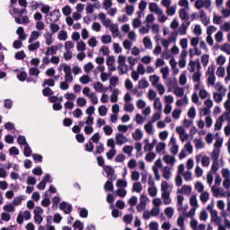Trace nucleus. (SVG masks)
Returning a JSON list of instances; mask_svg holds the SVG:
<instances>
[{
  "mask_svg": "<svg viewBox=\"0 0 230 230\" xmlns=\"http://www.w3.org/2000/svg\"><path fill=\"white\" fill-rule=\"evenodd\" d=\"M199 116L200 118H204V116H206V118H208V116H211V110L206 107L199 108Z\"/></svg>",
  "mask_w": 230,
  "mask_h": 230,
  "instance_id": "obj_52",
  "label": "nucleus"
},
{
  "mask_svg": "<svg viewBox=\"0 0 230 230\" xmlns=\"http://www.w3.org/2000/svg\"><path fill=\"white\" fill-rule=\"evenodd\" d=\"M191 78L194 84V88L198 87V85L204 84V83L200 80V78H202V72H200V70L194 72Z\"/></svg>",
  "mask_w": 230,
  "mask_h": 230,
  "instance_id": "obj_23",
  "label": "nucleus"
},
{
  "mask_svg": "<svg viewBox=\"0 0 230 230\" xmlns=\"http://www.w3.org/2000/svg\"><path fill=\"white\" fill-rule=\"evenodd\" d=\"M49 33H52V35H55V33H58L60 31V25H58L57 22L49 23Z\"/></svg>",
  "mask_w": 230,
  "mask_h": 230,
  "instance_id": "obj_40",
  "label": "nucleus"
},
{
  "mask_svg": "<svg viewBox=\"0 0 230 230\" xmlns=\"http://www.w3.org/2000/svg\"><path fill=\"white\" fill-rule=\"evenodd\" d=\"M188 103H189L188 96L184 95L183 98L176 101V107H184L188 105Z\"/></svg>",
  "mask_w": 230,
  "mask_h": 230,
  "instance_id": "obj_47",
  "label": "nucleus"
},
{
  "mask_svg": "<svg viewBox=\"0 0 230 230\" xmlns=\"http://www.w3.org/2000/svg\"><path fill=\"white\" fill-rule=\"evenodd\" d=\"M169 146L172 155H177V154H179V145H177V138H175V137H171Z\"/></svg>",
  "mask_w": 230,
  "mask_h": 230,
  "instance_id": "obj_18",
  "label": "nucleus"
},
{
  "mask_svg": "<svg viewBox=\"0 0 230 230\" xmlns=\"http://www.w3.org/2000/svg\"><path fill=\"white\" fill-rule=\"evenodd\" d=\"M189 26L190 22H182L178 28V31H171L167 39H162L161 42L164 48H170V44H175V42H177V37H179V35H186L188 33Z\"/></svg>",
  "mask_w": 230,
  "mask_h": 230,
  "instance_id": "obj_1",
  "label": "nucleus"
},
{
  "mask_svg": "<svg viewBox=\"0 0 230 230\" xmlns=\"http://www.w3.org/2000/svg\"><path fill=\"white\" fill-rule=\"evenodd\" d=\"M190 9H180L179 17L181 21H190Z\"/></svg>",
  "mask_w": 230,
  "mask_h": 230,
  "instance_id": "obj_30",
  "label": "nucleus"
},
{
  "mask_svg": "<svg viewBox=\"0 0 230 230\" xmlns=\"http://www.w3.org/2000/svg\"><path fill=\"white\" fill-rule=\"evenodd\" d=\"M155 150L157 154H164V150H166V144L164 142H160L156 145Z\"/></svg>",
  "mask_w": 230,
  "mask_h": 230,
  "instance_id": "obj_53",
  "label": "nucleus"
},
{
  "mask_svg": "<svg viewBox=\"0 0 230 230\" xmlns=\"http://www.w3.org/2000/svg\"><path fill=\"white\" fill-rule=\"evenodd\" d=\"M177 211H180L186 217V211H188L189 206L188 205H183L184 202V196L182 195H177Z\"/></svg>",
  "mask_w": 230,
  "mask_h": 230,
  "instance_id": "obj_10",
  "label": "nucleus"
},
{
  "mask_svg": "<svg viewBox=\"0 0 230 230\" xmlns=\"http://www.w3.org/2000/svg\"><path fill=\"white\" fill-rule=\"evenodd\" d=\"M76 49L77 51H85L87 49V44H85V41L80 40L76 43Z\"/></svg>",
  "mask_w": 230,
  "mask_h": 230,
  "instance_id": "obj_59",
  "label": "nucleus"
},
{
  "mask_svg": "<svg viewBox=\"0 0 230 230\" xmlns=\"http://www.w3.org/2000/svg\"><path fill=\"white\" fill-rule=\"evenodd\" d=\"M58 39L61 41L67 40V31H59L58 33Z\"/></svg>",
  "mask_w": 230,
  "mask_h": 230,
  "instance_id": "obj_62",
  "label": "nucleus"
},
{
  "mask_svg": "<svg viewBox=\"0 0 230 230\" xmlns=\"http://www.w3.org/2000/svg\"><path fill=\"white\" fill-rule=\"evenodd\" d=\"M16 33L19 36L20 40H26L28 39V35H26V32H24V28L19 27L16 30Z\"/></svg>",
  "mask_w": 230,
  "mask_h": 230,
  "instance_id": "obj_44",
  "label": "nucleus"
},
{
  "mask_svg": "<svg viewBox=\"0 0 230 230\" xmlns=\"http://www.w3.org/2000/svg\"><path fill=\"white\" fill-rule=\"evenodd\" d=\"M59 208L61 209V211H64V213H66V215H69V213H71V211H73V206H71V204H69L66 201H63L60 203Z\"/></svg>",
  "mask_w": 230,
  "mask_h": 230,
  "instance_id": "obj_26",
  "label": "nucleus"
},
{
  "mask_svg": "<svg viewBox=\"0 0 230 230\" xmlns=\"http://www.w3.org/2000/svg\"><path fill=\"white\" fill-rule=\"evenodd\" d=\"M108 28L110 29L114 39H116V37H119V27H118V24L112 23Z\"/></svg>",
  "mask_w": 230,
  "mask_h": 230,
  "instance_id": "obj_34",
  "label": "nucleus"
},
{
  "mask_svg": "<svg viewBox=\"0 0 230 230\" xmlns=\"http://www.w3.org/2000/svg\"><path fill=\"white\" fill-rule=\"evenodd\" d=\"M213 24H222L224 22V16H220L217 13L213 14Z\"/></svg>",
  "mask_w": 230,
  "mask_h": 230,
  "instance_id": "obj_60",
  "label": "nucleus"
},
{
  "mask_svg": "<svg viewBox=\"0 0 230 230\" xmlns=\"http://www.w3.org/2000/svg\"><path fill=\"white\" fill-rule=\"evenodd\" d=\"M190 205L191 206V209L185 214L186 218H193V217H195V213H197V209H199V200L197 199V195L193 194L190 196Z\"/></svg>",
  "mask_w": 230,
  "mask_h": 230,
  "instance_id": "obj_5",
  "label": "nucleus"
},
{
  "mask_svg": "<svg viewBox=\"0 0 230 230\" xmlns=\"http://www.w3.org/2000/svg\"><path fill=\"white\" fill-rule=\"evenodd\" d=\"M217 93H221L223 94H226L227 88H226L224 85H222V83H217L216 85H214Z\"/></svg>",
  "mask_w": 230,
  "mask_h": 230,
  "instance_id": "obj_51",
  "label": "nucleus"
},
{
  "mask_svg": "<svg viewBox=\"0 0 230 230\" xmlns=\"http://www.w3.org/2000/svg\"><path fill=\"white\" fill-rule=\"evenodd\" d=\"M199 199L202 202V204H206V202L209 200V192L208 191L201 192L199 196Z\"/></svg>",
  "mask_w": 230,
  "mask_h": 230,
  "instance_id": "obj_61",
  "label": "nucleus"
},
{
  "mask_svg": "<svg viewBox=\"0 0 230 230\" xmlns=\"http://www.w3.org/2000/svg\"><path fill=\"white\" fill-rule=\"evenodd\" d=\"M45 39V44L46 46H51L55 42V38H53V33H50L49 31H47L43 35Z\"/></svg>",
  "mask_w": 230,
  "mask_h": 230,
  "instance_id": "obj_28",
  "label": "nucleus"
},
{
  "mask_svg": "<svg viewBox=\"0 0 230 230\" xmlns=\"http://www.w3.org/2000/svg\"><path fill=\"white\" fill-rule=\"evenodd\" d=\"M126 15H133L134 12H136V5L132 4H127L125 6Z\"/></svg>",
  "mask_w": 230,
  "mask_h": 230,
  "instance_id": "obj_45",
  "label": "nucleus"
},
{
  "mask_svg": "<svg viewBox=\"0 0 230 230\" xmlns=\"http://www.w3.org/2000/svg\"><path fill=\"white\" fill-rule=\"evenodd\" d=\"M33 214L35 224L40 226L44 220V217H42V215H44V209H42L40 207H36L33 210Z\"/></svg>",
  "mask_w": 230,
  "mask_h": 230,
  "instance_id": "obj_12",
  "label": "nucleus"
},
{
  "mask_svg": "<svg viewBox=\"0 0 230 230\" xmlns=\"http://www.w3.org/2000/svg\"><path fill=\"white\" fill-rule=\"evenodd\" d=\"M31 212L29 210L21 211L16 218L17 224L22 225L24 220H31Z\"/></svg>",
  "mask_w": 230,
  "mask_h": 230,
  "instance_id": "obj_13",
  "label": "nucleus"
},
{
  "mask_svg": "<svg viewBox=\"0 0 230 230\" xmlns=\"http://www.w3.org/2000/svg\"><path fill=\"white\" fill-rule=\"evenodd\" d=\"M147 193L149 197H157V187L155 186H150L147 189Z\"/></svg>",
  "mask_w": 230,
  "mask_h": 230,
  "instance_id": "obj_63",
  "label": "nucleus"
},
{
  "mask_svg": "<svg viewBox=\"0 0 230 230\" xmlns=\"http://www.w3.org/2000/svg\"><path fill=\"white\" fill-rule=\"evenodd\" d=\"M163 161L165 163V164H170L171 168L175 166V163H177V160L174 156H172L170 155H164L163 156Z\"/></svg>",
  "mask_w": 230,
  "mask_h": 230,
  "instance_id": "obj_25",
  "label": "nucleus"
},
{
  "mask_svg": "<svg viewBox=\"0 0 230 230\" xmlns=\"http://www.w3.org/2000/svg\"><path fill=\"white\" fill-rule=\"evenodd\" d=\"M154 87L156 89V91H157L158 94H160V96H163V94H164V93H166V88L164 87V84H163L161 83L155 85Z\"/></svg>",
  "mask_w": 230,
  "mask_h": 230,
  "instance_id": "obj_58",
  "label": "nucleus"
},
{
  "mask_svg": "<svg viewBox=\"0 0 230 230\" xmlns=\"http://www.w3.org/2000/svg\"><path fill=\"white\" fill-rule=\"evenodd\" d=\"M172 93L177 98H182L184 96V88L176 86L173 88Z\"/></svg>",
  "mask_w": 230,
  "mask_h": 230,
  "instance_id": "obj_43",
  "label": "nucleus"
},
{
  "mask_svg": "<svg viewBox=\"0 0 230 230\" xmlns=\"http://www.w3.org/2000/svg\"><path fill=\"white\" fill-rule=\"evenodd\" d=\"M143 130L141 128H137L133 133H132V137L134 141H141L143 139Z\"/></svg>",
  "mask_w": 230,
  "mask_h": 230,
  "instance_id": "obj_35",
  "label": "nucleus"
},
{
  "mask_svg": "<svg viewBox=\"0 0 230 230\" xmlns=\"http://www.w3.org/2000/svg\"><path fill=\"white\" fill-rule=\"evenodd\" d=\"M188 69L190 73H195V71H200L202 66H200V61L199 59L193 61L190 60L188 65Z\"/></svg>",
  "mask_w": 230,
  "mask_h": 230,
  "instance_id": "obj_19",
  "label": "nucleus"
},
{
  "mask_svg": "<svg viewBox=\"0 0 230 230\" xmlns=\"http://www.w3.org/2000/svg\"><path fill=\"white\" fill-rule=\"evenodd\" d=\"M177 193H181V195H190L191 194V186L183 185L180 189L177 190Z\"/></svg>",
  "mask_w": 230,
  "mask_h": 230,
  "instance_id": "obj_32",
  "label": "nucleus"
},
{
  "mask_svg": "<svg viewBox=\"0 0 230 230\" xmlns=\"http://www.w3.org/2000/svg\"><path fill=\"white\" fill-rule=\"evenodd\" d=\"M176 133L180 136V141H181V143L188 141L190 135L186 133V129L183 127L181 126L177 127Z\"/></svg>",
  "mask_w": 230,
  "mask_h": 230,
  "instance_id": "obj_20",
  "label": "nucleus"
},
{
  "mask_svg": "<svg viewBox=\"0 0 230 230\" xmlns=\"http://www.w3.org/2000/svg\"><path fill=\"white\" fill-rule=\"evenodd\" d=\"M212 4L213 2L211 0H196L194 6L196 10H202V8L211 10Z\"/></svg>",
  "mask_w": 230,
  "mask_h": 230,
  "instance_id": "obj_9",
  "label": "nucleus"
},
{
  "mask_svg": "<svg viewBox=\"0 0 230 230\" xmlns=\"http://www.w3.org/2000/svg\"><path fill=\"white\" fill-rule=\"evenodd\" d=\"M199 18L203 26H208L209 22H211V20L209 19V17H208L206 11L202 9L199 10Z\"/></svg>",
  "mask_w": 230,
  "mask_h": 230,
  "instance_id": "obj_24",
  "label": "nucleus"
},
{
  "mask_svg": "<svg viewBox=\"0 0 230 230\" xmlns=\"http://www.w3.org/2000/svg\"><path fill=\"white\" fill-rule=\"evenodd\" d=\"M83 94L86 96V98H88V100H90L93 105H98V96L94 92L91 91V88L85 86L83 89Z\"/></svg>",
  "mask_w": 230,
  "mask_h": 230,
  "instance_id": "obj_7",
  "label": "nucleus"
},
{
  "mask_svg": "<svg viewBox=\"0 0 230 230\" xmlns=\"http://www.w3.org/2000/svg\"><path fill=\"white\" fill-rule=\"evenodd\" d=\"M45 21L47 24H49L52 22H58V21H60V10L56 9L50 12L49 14L45 16Z\"/></svg>",
  "mask_w": 230,
  "mask_h": 230,
  "instance_id": "obj_6",
  "label": "nucleus"
},
{
  "mask_svg": "<svg viewBox=\"0 0 230 230\" xmlns=\"http://www.w3.org/2000/svg\"><path fill=\"white\" fill-rule=\"evenodd\" d=\"M118 69L119 71V75H127V73H128V65H119Z\"/></svg>",
  "mask_w": 230,
  "mask_h": 230,
  "instance_id": "obj_64",
  "label": "nucleus"
},
{
  "mask_svg": "<svg viewBox=\"0 0 230 230\" xmlns=\"http://www.w3.org/2000/svg\"><path fill=\"white\" fill-rule=\"evenodd\" d=\"M196 163L199 164V163H201L202 166L205 168H208L209 166L211 161L209 160L208 156L204 155L203 154H199L195 156Z\"/></svg>",
  "mask_w": 230,
  "mask_h": 230,
  "instance_id": "obj_16",
  "label": "nucleus"
},
{
  "mask_svg": "<svg viewBox=\"0 0 230 230\" xmlns=\"http://www.w3.org/2000/svg\"><path fill=\"white\" fill-rule=\"evenodd\" d=\"M194 91L198 93V95L201 100L211 98V94L208 93V90H206L204 84H198V86L194 88Z\"/></svg>",
  "mask_w": 230,
  "mask_h": 230,
  "instance_id": "obj_11",
  "label": "nucleus"
},
{
  "mask_svg": "<svg viewBox=\"0 0 230 230\" xmlns=\"http://www.w3.org/2000/svg\"><path fill=\"white\" fill-rule=\"evenodd\" d=\"M207 211L210 213V220L217 226V230H226L222 224V217L218 216V210L215 209V203L211 202L207 206Z\"/></svg>",
  "mask_w": 230,
  "mask_h": 230,
  "instance_id": "obj_3",
  "label": "nucleus"
},
{
  "mask_svg": "<svg viewBox=\"0 0 230 230\" xmlns=\"http://www.w3.org/2000/svg\"><path fill=\"white\" fill-rule=\"evenodd\" d=\"M161 80V77H159L157 75H153L149 76V81L151 82V84L153 87L159 84V81Z\"/></svg>",
  "mask_w": 230,
  "mask_h": 230,
  "instance_id": "obj_56",
  "label": "nucleus"
},
{
  "mask_svg": "<svg viewBox=\"0 0 230 230\" xmlns=\"http://www.w3.org/2000/svg\"><path fill=\"white\" fill-rule=\"evenodd\" d=\"M211 191H212L213 195L216 197V199L230 197V192H226V190H224V189H222V188L212 187Z\"/></svg>",
  "mask_w": 230,
  "mask_h": 230,
  "instance_id": "obj_15",
  "label": "nucleus"
},
{
  "mask_svg": "<svg viewBox=\"0 0 230 230\" xmlns=\"http://www.w3.org/2000/svg\"><path fill=\"white\" fill-rule=\"evenodd\" d=\"M173 186L168 183L166 181H162L161 183V199L165 206L172 204V190Z\"/></svg>",
  "mask_w": 230,
  "mask_h": 230,
  "instance_id": "obj_4",
  "label": "nucleus"
},
{
  "mask_svg": "<svg viewBox=\"0 0 230 230\" xmlns=\"http://www.w3.org/2000/svg\"><path fill=\"white\" fill-rule=\"evenodd\" d=\"M143 44H144L146 49H152V48H153L152 40L148 36H146L143 39Z\"/></svg>",
  "mask_w": 230,
  "mask_h": 230,
  "instance_id": "obj_54",
  "label": "nucleus"
},
{
  "mask_svg": "<svg viewBox=\"0 0 230 230\" xmlns=\"http://www.w3.org/2000/svg\"><path fill=\"white\" fill-rule=\"evenodd\" d=\"M220 215H221V217H223V218H224V225H223V227H225V230L230 229V221H229V219L227 218V212H226V209H225V210H221Z\"/></svg>",
  "mask_w": 230,
  "mask_h": 230,
  "instance_id": "obj_36",
  "label": "nucleus"
},
{
  "mask_svg": "<svg viewBox=\"0 0 230 230\" xmlns=\"http://www.w3.org/2000/svg\"><path fill=\"white\" fill-rule=\"evenodd\" d=\"M162 173H163L164 179H165L166 181H170V179H172V167L168 165L163 167Z\"/></svg>",
  "mask_w": 230,
  "mask_h": 230,
  "instance_id": "obj_27",
  "label": "nucleus"
},
{
  "mask_svg": "<svg viewBox=\"0 0 230 230\" xmlns=\"http://www.w3.org/2000/svg\"><path fill=\"white\" fill-rule=\"evenodd\" d=\"M93 89L96 93H107L109 89L103 85L101 82H96L93 84Z\"/></svg>",
  "mask_w": 230,
  "mask_h": 230,
  "instance_id": "obj_29",
  "label": "nucleus"
},
{
  "mask_svg": "<svg viewBox=\"0 0 230 230\" xmlns=\"http://www.w3.org/2000/svg\"><path fill=\"white\" fill-rule=\"evenodd\" d=\"M223 181V187L225 190L230 189V170L229 169H222L221 171Z\"/></svg>",
  "mask_w": 230,
  "mask_h": 230,
  "instance_id": "obj_14",
  "label": "nucleus"
},
{
  "mask_svg": "<svg viewBox=\"0 0 230 230\" xmlns=\"http://www.w3.org/2000/svg\"><path fill=\"white\" fill-rule=\"evenodd\" d=\"M14 72L17 73V78L20 82H26L28 74L25 71H19V69H15Z\"/></svg>",
  "mask_w": 230,
  "mask_h": 230,
  "instance_id": "obj_41",
  "label": "nucleus"
},
{
  "mask_svg": "<svg viewBox=\"0 0 230 230\" xmlns=\"http://www.w3.org/2000/svg\"><path fill=\"white\" fill-rule=\"evenodd\" d=\"M94 111H96L94 106H90L85 110V113L87 114V118L85 119V123H88V124L94 123V117H93V114H94Z\"/></svg>",
  "mask_w": 230,
  "mask_h": 230,
  "instance_id": "obj_22",
  "label": "nucleus"
},
{
  "mask_svg": "<svg viewBox=\"0 0 230 230\" xmlns=\"http://www.w3.org/2000/svg\"><path fill=\"white\" fill-rule=\"evenodd\" d=\"M160 73L162 74V78L164 80H168V77L170 76V67L164 66L161 68Z\"/></svg>",
  "mask_w": 230,
  "mask_h": 230,
  "instance_id": "obj_48",
  "label": "nucleus"
},
{
  "mask_svg": "<svg viewBox=\"0 0 230 230\" xmlns=\"http://www.w3.org/2000/svg\"><path fill=\"white\" fill-rule=\"evenodd\" d=\"M115 141L118 146H123V145H127V143H128V137H127L123 133H117L115 134Z\"/></svg>",
  "mask_w": 230,
  "mask_h": 230,
  "instance_id": "obj_17",
  "label": "nucleus"
},
{
  "mask_svg": "<svg viewBox=\"0 0 230 230\" xmlns=\"http://www.w3.org/2000/svg\"><path fill=\"white\" fill-rule=\"evenodd\" d=\"M225 96H226V93H221L218 92L213 93V100L216 103H222Z\"/></svg>",
  "mask_w": 230,
  "mask_h": 230,
  "instance_id": "obj_37",
  "label": "nucleus"
},
{
  "mask_svg": "<svg viewBox=\"0 0 230 230\" xmlns=\"http://www.w3.org/2000/svg\"><path fill=\"white\" fill-rule=\"evenodd\" d=\"M224 117L221 114L216 121L215 130H222V125H224Z\"/></svg>",
  "mask_w": 230,
  "mask_h": 230,
  "instance_id": "obj_49",
  "label": "nucleus"
},
{
  "mask_svg": "<svg viewBox=\"0 0 230 230\" xmlns=\"http://www.w3.org/2000/svg\"><path fill=\"white\" fill-rule=\"evenodd\" d=\"M58 71H59L60 73L61 71H64L65 73V81L60 83L59 88L61 89V91H67V89H69V84H72L74 80L71 66L66 63H62L58 66Z\"/></svg>",
  "mask_w": 230,
  "mask_h": 230,
  "instance_id": "obj_2",
  "label": "nucleus"
},
{
  "mask_svg": "<svg viewBox=\"0 0 230 230\" xmlns=\"http://www.w3.org/2000/svg\"><path fill=\"white\" fill-rule=\"evenodd\" d=\"M153 105H154V109H155L157 111L163 112V102H161V99L159 97L155 99Z\"/></svg>",
  "mask_w": 230,
  "mask_h": 230,
  "instance_id": "obj_50",
  "label": "nucleus"
},
{
  "mask_svg": "<svg viewBox=\"0 0 230 230\" xmlns=\"http://www.w3.org/2000/svg\"><path fill=\"white\" fill-rule=\"evenodd\" d=\"M14 21H15L16 24H28V23H30V18H28V16L15 17Z\"/></svg>",
  "mask_w": 230,
  "mask_h": 230,
  "instance_id": "obj_42",
  "label": "nucleus"
},
{
  "mask_svg": "<svg viewBox=\"0 0 230 230\" xmlns=\"http://www.w3.org/2000/svg\"><path fill=\"white\" fill-rule=\"evenodd\" d=\"M194 146L196 150H202V148L206 147V143L202 140V138H195L194 139Z\"/></svg>",
  "mask_w": 230,
  "mask_h": 230,
  "instance_id": "obj_39",
  "label": "nucleus"
},
{
  "mask_svg": "<svg viewBox=\"0 0 230 230\" xmlns=\"http://www.w3.org/2000/svg\"><path fill=\"white\" fill-rule=\"evenodd\" d=\"M164 215L167 218H172L173 215H175V208L172 207H167L164 208Z\"/></svg>",
  "mask_w": 230,
  "mask_h": 230,
  "instance_id": "obj_46",
  "label": "nucleus"
},
{
  "mask_svg": "<svg viewBox=\"0 0 230 230\" xmlns=\"http://www.w3.org/2000/svg\"><path fill=\"white\" fill-rule=\"evenodd\" d=\"M144 129L149 136H154L155 130H154V122L148 121L145 126Z\"/></svg>",
  "mask_w": 230,
  "mask_h": 230,
  "instance_id": "obj_33",
  "label": "nucleus"
},
{
  "mask_svg": "<svg viewBox=\"0 0 230 230\" xmlns=\"http://www.w3.org/2000/svg\"><path fill=\"white\" fill-rule=\"evenodd\" d=\"M150 202L147 195L142 194L139 199V203L137 205L138 213H143L146 209L147 204Z\"/></svg>",
  "mask_w": 230,
  "mask_h": 230,
  "instance_id": "obj_8",
  "label": "nucleus"
},
{
  "mask_svg": "<svg viewBox=\"0 0 230 230\" xmlns=\"http://www.w3.org/2000/svg\"><path fill=\"white\" fill-rule=\"evenodd\" d=\"M62 49V44L59 45H52L50 47L47 48V50L45 51L46 57H55L57 55L58 49Z\"/></svg>",
  "mask_w": 230,
  "mask_h": 230,
  "instance_id": "obj_21",
  "label": "nucleus"
},
{
  "mask_svg": "<svg viewBox=\"0 0 230 230\" xmlns=\"http://www.w3.org/2000/svg\"><path fill=\"white\" fill-rule=\"evenodd\" d=\"M163 9L159 6V4L155 3L149 4V12L152 13H155V15H157L158 13H161Z\"/></svg>",
  "mask_w": 230,
  "mask_h": 230,
  "instance_id": "obj_31",
  "label": "nucleus"
},
{
  "mask_svg": "<svg viewBox=\"0 0 230 230\" xmlns=\"http://www.w3.org/2000/svg\"><path fill=\"white\" fill-rule=\"evenodd\" d=\"M214 39L217 44H221V42H224V32H222V31H218L215 34Z\"/></svg>",
  "mask_w": 230,
  "mask_h": 230,
  "instance_id": "obj_57",
  "label": "nucleus"
},
{
  "mask_svg": "<svg viewBox=\"0 0 230 230\" xmlns=\"http://www.w3.org/2000/svg\"><path fill=\"white\" fill-rule=\"evenodd\" d=\"M40 35H42V33L38 31H31V36L29 38V44H31V43L35 42V40H38V39L40 37Z\"/></svg>",
  "mask_w": 230,
  "mask_h": 230,
  "instance_id": "obj_38",
  "label": "nucleus"
},
{
  "mask_svg": "<svg viewBox=\"0 0 230 230\" xmlns=\"http://www.w3.org/2000/svg\"><path fill=\"white\" fill-rule=\"evenodd\" d=\"M119 89H114L110 97L111 103H116L118 102V96H119Z\"/></svg>",
  "mask_w": 230,
  "mask_h": 230,
  "instance_id": "obj_55",
  "label": "nucleus"
}]
</instances>
